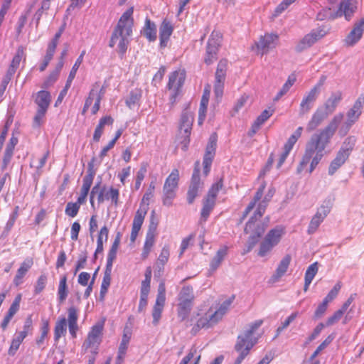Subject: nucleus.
<instances>
[{"instance_id":"nucleus-1","label":"nucleus","mask_w":364,"mask_h":364,"mask_svg":"<svg viewBox=\"0 0 364 364\" xmlns=\"http://www.w3.org/2000/svg\"><path fill=\"white\" fill-rule=\"evenodd\" d=\"M343 119V114H336L328 124L318 134L311 136L306 144L305 151L298 165L297 172L301 173L309 164V173H311L324 156V151L334 135L338 125Z\"/></svg>"},{"instance_id":"nucleus-2","label":"nucleus","mask_w":364,"mask_h":364,"mask_svg":"<svg viewBox=\"0 0 364 364\" xmlns=\"http://www.w3.org/2000/svg\"><path fill=\"white\" fill-rule=\"evenodd\" d=\"M265 188L266 183L263 182L257 191L253 200L249 203L243 213L242 219L246 218L250 212L257 205V208L253 216L251 217L249 221L246 223L245 228V232L250 235L247 242V252H250L255 246L258 242L259 239L263 235L268 227L269 221V218H266L264 221H260L259 220L264 215L268 203L271 200L275 191L274 188L269 189L267 193L261 200Z\"/></svg>"},{"instance_id":"nucleus-3","label":"nucleus","mask_w":364,"mask_h":364,"mask_svg":"<svg viewBox=\"0 0 364 364\" xmlns=\"http://www.w3.org/2000/svg\"><path fill=\"white\" fill-rule=\"evenodd\" d=\"M234 299L235 296L232 295L216 306H211L205 311L200 309L197 314L199 318L192 328L194 333L201 328H208L218 323L228 312Z\"/></svg>"},{"instance_id":"nucleus-4","label":"nucleus","mask_w":364,"mask_h":364,"mask_svg":"<svg viewBox=\"0 0 364 364\" xmlns=\"http://www.w3.org/2000/svg\"><path fill=\"white\" fill-rule=\"evenodd\" d=\"M103 329V322L93 325L82 344L81 353L87 360V364H95L102 340Z\"/></svg>"},{"instance_id":"nucleus-5","label":"nucleus","mask_w":364,"mask_h":364,"mask_svg":"<svg viewBox=\"0 0 364 364\" xmlns=\"http://www.w3.org/2000/svg\"><path fill=\"white\" fill-rule=\"evenodd\" d=\"M263 321L259 319L252 323L243 335L237 336L235 350L238 353L234 364H241L243 360L249 355L251 349L256 344L257 340L253 338L255 332L262 324Z\"/></svg>"},{"instance_id":"nucleus-6","label":"nucleus","mask_w":364,"mask_h":364,"mask_svg":"<svg viewBox=\"0 0 364 364\" xmlns=\"http://www.w3.org/2000/svg\"><path fill=\"white\" fill-rule=\"evenodd\" d=\"M78 309L75 306H70L68 309V319L65 317H60L57 320L54 327V341L58 342L60 338L66 333L67 326H68L69 333L73 338L77 337V333L79 330L77 324Z\"/></svg>"},{"instance_id":"nucleus-7","label":"nucleus","mask_w":364,"mask_h":364,"mask_svg":"<svg viewBox=\"0 0 364 364\" xmlns=\"http://www.w3.org/2000/svg\"><path fill=\"white\" fill-rule=\"evenodd\" d=\"M154 190L155 185L153 182H151L141 199L139 208L135 213L130 233V242L132 244H134L136 242V240L138 237L139 232L141 228L149 210V200L154 196Z\"/></svg>"},{"instance_id":"nucleus-8","label":"nucleus","mask_w":364,"mask_h":364,"mask_svg":"<svg viewBox=\"0 0 364 364\" xmlns=\"http://www.w3.org/2000/svg\"><path fill=\"white\" fill-rule=\"evenodd\" d=\"M95 175V172L93 170V166L92 164H89L87 173L82 178V185L76 202H69L66 205L65 213L70 218L75 217L79 212L80 205L85 203Z\"/></svg>"},{"instance_id":"nucleus-9","label":"nucleus","mask_w":364,"mask_h":364,"mask_svg":"<svg viewBox=\"0 0 364 364\" xmlns=\"http://www.w3.org/2000/svg\"><path fill=\"white\" fill-rule=\"evenodd\" d=\"M105 186H101L100 182L97 183L92 188L90 194V203L92 209L95 210V198H97L98 204L104 203L105 200H111L114 206H117L119 198V191L114 187H110L105 193Z\"/></svg>"},{"instance_id":"nucleus-10","label":"nucleus","mask_w":364,"mask_h":364,"mask_svg":"<svg viewBox=\"0 0 364 364\" xmlns=\"http://www.w3.org/2000/svg\"><path fill=\"white\" fill-rule=\"evenodd\" d=\"M284 233L285 229L282 226L271 229L259 243L257 255L264 257L269 255L273 248L280 242Z\"/></svg>"},{"instance_id":"nucleus-11","label":"nucleus","mask_w":364,"mask_h":364,"mask_svg":"<svg viewBox=\"0 0 364 364\" xmlns=\"http://www.w3.org/2000/svg\"><path fill=\"white\" fill-rule=\"evenodd\" d=\"M180 180L179 171L174 168L165 180L163 186L162 203L165 206H171L174 198L176 197V192L178 188Z\"/></svg>"},{"instance_id":"nucleus-12","label":"nucleus","mask_w":364,"mask_h":364,"mask_svg":"<svg viewBox=\"0 0 364 364\" xmlns=\"http://www.w3.org/2000/svg\"><path fill=\"white\" fill-rule=\"evenodd\" d=\"M363 106L364 93H362L355 101L352 107L348 111L346 114L347 121L341 126L338 130V134L341 136H345L350 130L351 126L358 120L362 114Z\"/></svg>"},{"instance_id":"nucleus-13","label":"nucleus","mask_w":364,"mask_h":364,"mask_svg":"<svg viewBox=\"0 0 364 364\" xmlns=\"http://www.w3.org/2000/svg\"><path fill=\"white\" fill-rule=\"evenodd\" d=\"M223 34L219 31L214 30L208 41L204 62L207 65L212 64L218 58V53L221 46Z\"/></svg>"},{"instance_id":"nucleus-14","label":"nucleus","mask_w":364,"mask_h":364,"mask_svg":"<svg viewBox=\"0 0 364 364\" xmlns=\"http://www.w3.org/2000/svg\"><path fill=\"white\" fill-rule=\"evenodd\" d=\"M104 94V87H100L99 82H95L90 91L88 97L85 100L82 114H85L92 102H94V105L91 108V112L92 114H96L100 109V102Z\"/></svg>"},{"instance_id":"nucleus-15","label":"nucleus","mask_w":364,"mask_h":364,"mask_svg":"<svg viewBox=\"0 0 364 364\" xmlns=\"http://www.w3.org/2000/svg\"><path fill=\"white\" fill-rule=\"evenodd\" d=\"M133 13L134 7L131 6L122 14L113 30L115 36L117 33L119 35L120 33H124L129 36L132 35V29L134 23Z\"/></svg>"},{"instance_id":"nucleus-16","label":"nucleus","mask_w":364,"mask_h":364,"mask_svg":"<svg viewBox=\"0 0 364 364\" xmlns=\"http://www.w3.org/2000/svg\"><path fill=\"white\" fill-rule=\"evenodd\" d=\"M218 141V134L213 132L209 137L208 144L205 148V152L203 161V173L207 176L210 171V167L215 155Z\"/></svg>"},{"instance_id":"nucleus-17","label":"nucleus","mask_w":364,"mask_h":364,"mask_svg":"<svg viewBox=\"0 0 364 364\" xmlns=\"http://www.w3.org/2000/svg\"><path fill=\"white\" fill-rule=\"evenodd\" d=\"M203 182L200 178V162L198 161L195 164L193 173L192 175L191 184L187 192V200L189 204L193 203L197 197L198 192L203 188Z\"/></svg>"},{"instance_id":"nucleus-18","label":"nucleus","mask_w":364,"mask_h":364,"mask_svg":"<svg viewBox=\"0 0 364 364\" xmlns=\"http://www.w3.org/2000/svg\"><path fill=\"white\" fill-rule=\"evenodd\" d=\"M364 33V18L355 21L350 31L343 39V44L346 47H353L357 44L363 38Z\"/></svg>"},{"instance_id":"nucleus-19","label":"nucleus","mask_w":364,"mask_h":364,"mask_svg":"<svg viewBox=\"0 0 364 364\" xmlns=\"http://www.w3.org/2000/svg\"><path fill=\"white\" fill-rule=\"evenodd\" d=\"M326 35V32L323 29H314L300 40L295 49L297 52H301L312 46L316 42L321 39Z\"/></svg>"},{"instance_id":"nucleus-20","label":"nucleus","mask_w":364,"mask_h":364,"mask_svg":"<svg viewBox=\"0 0 364 364\" xmlns=\"http://www.w3.org/2000/svg\"><path fill=\"white\" fill-rule=\"evenodd\" d=\"M324 80L325 77L321 79L319 82L310 90L306 95L304 97L300 103V109L302 112H308L311 109V105L316 100L320 93Z\"/></svg>"},{"instance_id":"nucleus-21","label":"nucleus","mask_w":364,"mask_h":364,"mask_svg":"<svg viewBox=\"0 0 364 364\" xmlns=\"http://www.w3.org/2000/svg\"><path fill=\"white\" fill-rule=\"evenodd\" d=\"M23 58L24 60L26 58L24 48L23 46H19L17 48L16 53L14 56L12 61L6 71V75L4 78L3 85H1V87H3V90H5L6 85L11 81L13 75L16 73L17 68L19 67L20 62Z\"/></svg>"},{"instance_id":"nucleus-22","label":"nucleus","mask_w":364,"mask_h":364,"mask_svg":"<svg viewBox=\"0 0 364 364\" xmlns=\"http://www.w3.org/2000/svg\"><path fill=\"white\" fill-rule=\"evenodd\" d=\"M132 36H129L124 33H119L114 35V32H112L109 42V46L110 48L114 47L115 45H117V53L121 58L124 57V55L128 49V46L129 45L130 39L129 38Z\"/></svg>"},{"instance_id":"nucleus-23","label":"nucleus","mask_w":364,"mask_h":364,"mask_svg":"<svg viewBox=\"0 0 364 364\" xmlns=\"http://www.w3.org/2000/svg\"><path fill=\"white\" fill-rule=\"evenodd\" d=\"M330 210L331 207L329 205H322L319 207L309 224L307 230L309 234H312L317 230L318 228L328 215Z\"/></svg>"},{"instance_id":"nucleus-24","label":"nucleus","mask_w":364,"mask_h":364,"mask_svg":"<svg viewBox=\"0 0 364 364\" xmlns=\"http://www.w3.org/2000/svg\"><path fill=\"white\" fill-rule=\"evenodd\" d=\"M303 128L299 127L296 131L289 137L287 142L284 145V151L279 157V160L277 164V167L279 168L285 161L290 151L292 150L294 146L301 137L302 134Z\"/></svg>"},{"instance_id":"nucleus-25","label":"nucleus","mask_w":364,"mask_h":364,"mask_svg":"<svg viewBox=\"0 0 364 364\" xmlns=\"http://www.w3.org/2000/svg\"><path fill=\"white\" fill-rule=\"evenodd\" d=\"M279 36L277 34L266 33L261 36L259 41L256 43L257 48L261 55L269 51V49L274 48L277 43Z\"/></svg>"},{"instance_id":"nucleus-26","label":"nucleus","mask_w":364,"mask_h":364,"mask_svg":"<svg viewBox=\"0 0 364 364\" xmlns=\"http://www.w3.org/2000/svg\"><path fill=\"white\" fill-rule=\"evenodd\" d=\"M173 31V26L171 23L169 21L164 19L159 27V44L161 48H165L167 46Z\"/></svg>"},{"instance_id":"nucleus-27","label":"nucleus","mask_w":364,"mask_h":364,"mask_svg":"<svg viewBox=\"0 0 364 364\" xmlns=\"http://www.w3.org/2000/svg\"><path fill=\"white\" fill-rule=\"evenodd\" d=\"M186 78V73L183 70H175L169 75L167 87L169 90H173L176 93L182 87Z\"/></svg>"},{"instance_id":"nucleus-28","label":"nucleus","mask_w":364,"mask_h":364,"mask_svg":"<svg viewBox=\"0 0 364 364\" xmlns=\"http://www.w3.org/2000/svg\"><path fill=\"white\" fill-rule=\"evenodd\" d=\"M342 99L343 93L341 91L337 90L336 92H333L325 102L322 108L328 114H331L336 109Z\"/></svg>"},{"instance_id":"nucleus-29","label":"nucleus","mask_w":364,"mask_h":364,"mask_svg":"<svg viewBox=\"0 0 364 364\" xmlns=\"http://www.w3.org/2000/svg\"><path fill=\"white\" fill-rule=\"evenodd\" d=\"M355 10L356 6L351 0H343L341 2L338 11L332 18L343 15L347 21H350Z\"/></svg>"},{"instance_id":"nucleus-30","label":"nucleus","mask_w":364,"mask_h":364,"mask_svg":"<svg viewBox=\"0 0 364 364\" xmlns=\"http://www.w3.org/2000/svg\"><path fill=\"white\" fill-rule=\"evenodd\" d=\"M34 102L38 109H48L51 102L50 93L47 90H40L33 95Z\"/></svg>"},{"instance_id":"nucleus-31","label":"nucleus","mask_w":364,"mask_h":364,"mask_svg":"<svg viewBox=\"0 0 364 364\" xmlns=\"http://www.w3.org/2000/svg\"><path fill=\"white\" fill-rule=\"evenodd\" d=\"M329 114L323 110V108H318L313 114L311 119L307 124V129L313 131L316 129Z\"/></svg>"},{"instance_id":"nucleus-32","label":"nucleus","mask_w":364,"mask_h":364,"mask_svg":"<svg viewBox=\"0 0 364 364\" xmlns=\"http://www.w3.org/2000/svg\"><path fill=\"white\" fill-rule=\"evenodd\" d=\"M274 109L272 107H268L264 109L255 120L252 124L250 129V135L255 134L260 128V127L274 114Z\"/></svg>"},{"instance_id":"nucleus-33","label":"nucleus","mask_w":364,"mask_h":364,"mask_svg":"<svg viewBox=\"0 0 364 364\" xmlns=\"http://www.w3.org/2000/svg\"><path fill=\"white\" fill-rule=\"evenodd\" d=\"M33 264V261L31 257L25 259L24 261L21 264V266L18 269L14 279V282L16 286L22 283L23 278L25 277L28 271L31 268Z\"/></svg>"},{"instance_id":"nucleus-34","label":"nucleus","mask_w":364,"mask_h":364,"mask_svg":"<svg viewBox=\"0 0 364 364\" xmlns=\"http://www.w3.org/2000/svg\"><path fill=\"white\" fill-rule=\"evenodd\" d=\"M131 338V333L124 332L122 336V341L118 349V354L116 358L115 364H122L124 358L127 353L128 345Z\"/></svg>"},{"instance_id":"nucleus-35","label":"nucleus","mask_w":364,"mask_h":364,"mask_svg":"<svg viewBox=\"0 0 364 364\" xmlns=\"http://www.w3.org/2000/svg\"><path fill=\"white\" fill-rule=\"evenodd\" d=\"M156 32L157 30L155 23L151 21L149 18H146L143 27V35L149 41L153 42L156 40Z\"/></svg>"},{"instance_id":"nucleus-36","label":"nucleus","mask_w":364,"mask_h":364,"mask_svg":"<svg viewBox=\"0 0 364 364\" xmlns=\"http://www.w3.org/2000/svg\"><path fill=\"white\" fill-rule=\"evenodd\" d=\"M195 296L193 287L191 285L183 286L178 295V301L182 303L193 304Z\"/></svg>"},{"instance_id":"nucleus-37","label":"nucleus","mask_w":364,"mask_h":364,"mask_svg":"<svg viewBox=\"0 0 364 364\" xmlns=\"http://www.w3.org/2000/svg\"><path fill=\"white\" fill-rule=\"evenodd\" d=\"M21 300V295L18 294L14 299L13 303L11 304L6 315L5 316L3 322L1 323V326L3 328H6L9 324V321L12 318V317L17 313L20 308V302Z\"/></svg>"},{"instance_id":"nucleus-38","label":"nucleus","mask_w":364,"mask_h":364,"mask_svg":"<svg viewBox=\"0 0 364 364\" xmlns=\"http://www.w3.org/2000/svg\"><path fill=\"white\" fill-rule=\"evenodd\" d=\"M114 122V119L111 116H105L100 118L98 124L97 125L94 134H93V140L95 141H99L102 134L104 127L105 125H112Z\"/></svg>"},{"instance_id":"nucleus-39","label":"nucleus","mask_w":364,"mask_h":364,"mask_svg":"<svg viewBox=\"0 0 364 364\" xmlns=\"http://www.w3.org/2000/svg\"><path fill=\"white\" fill-rule=\"evenodd\" d=\"M156 242V237H153V235L146 234L145 240L142 247L141 253L140 255L142 261L146 260L150 252H151Z\"/></svg>"},{"instance_id":"nucleus-40","label":"nucleus","mask_w":364,"mask_h":364,"mask_svg":"<svg viewBox=\"0 0 364 364\" xmlns=\"http://www.w3.org/2000/svg\"><path fill=\"white\" fill-rule=\"evenodd\" d=\"M348 159V158L342 154L341 152H337L336 157L331 161L329 167H328V174L332 176L333 175L336 171L341 168L346 161Z\"/></svg>"},{"instance_id":"nucleus-41","label":"nucleus","mask_w":364,"mask_h":364,"mask_svg":"<svg viewBox=\"0 0 364 364\" xmlns=\"http://www.w3.org/2000/svg\"><path fill=\"white\" fill-rule=\"evenodd\" d=\"M63 66V62L60 61L55 69L50 73L46 79L44 80L42 87L43 88H48L51 87L58 79L60 72Z\"/></svg>"},{"instance_id":"nucleus-42","label":"nucleus","mask_w":364,"mask_h":364,"mask_svg":"<svg viewBox=\"0 0 364 364\" xmlns=\"http://www.w3.org/2000/svg\"><path fill=\"white\" fill-rule=\"evenodd\" d=\"M357 141V138L355 136H349L345 139L341 147L338 150V152H341L342 154L346 155L349 158L351 152L354 149Z\"/></svg>"},{"instance_id":"nucleus-43","label":"nucleus","mask_w":364,"mask_h":364,"mask_svg":"<svg viewBox=\"0 0 364 364\" xmlns=\"http://www.w3.org/2000/svg\"><path fill=\"white\" fill-rule=\"evenodd\" d=\"M193 120V114L186 109L181 115L180 129H183L186 134H190Z\"/></svg>"},{"instance_id":"nucleus-44","label":"nucleus","mask_w":364,"mask_h":364,"mask_svg":"<svg viewBox=\"0 0 364 364\" xmlns=\"http://www.w3.org/2000/svg\"><path fill=\"white\" fill-rule=\"evenodd\" d=\"M201 355L198 353L197 348L192 346L188 354L183 358L179 364H199Z\"/></svg>"},{"instance_id":"nucleus-45","label":"nucleus","mask_w":364,"mask_h":364,"mask_svg":"<svg viewBox=\"0 0 364 364\" xmlns=\"http://www.w3.org/2000/svg\"><path fill=\"white\" fill-rule=\"evenodd\" d=\"M318 263L314 262L309 266L307 268L305 277H304V291H306L309 289V287L310 284L311 283L313 279L314 278L315 275L318 272Z\"/></svg>"},{"instance_id":"nucleus-46","label":"nucleus","mask_w":364,"mask_h":364,"mask_svg":"<svg viewBox=\"0 0 364 364\" xmlns=\"http://www.w3.org/2000/svg\"><path fill=\"white\" fill-rule=\"evenodd\" d=\"M228 254V247L226 246L222 247L220 248L216 255L212 259L210 267L213 271H215L221 264L225 257Z\"/></svg>"},{"instance_id":"nucleus-47","label":"nucleus","mask_w":364,"mask_h":364,"mask_svg":"<svg viewBox=\"0 0 364 364\" xmlns=\"http://www.w3.org/2000/svg\"><path fill=\"white\" fill-rule=\"evenodd\" d=\"M228 61L226 59H221L217 66L215 71V81L225 82Z\"/></svg>"},{"instance_id":"nucleus-48","label":"nucleus","mask_w":364,"mask_h":364,"mask_svg":"<svg viewBox=\"0 0 364 364\" xmlns=\"http://www.w3.org/2000/svg\"><path fill=\"white\" fill-rule=\"evenodd\" d=\"M111 272L109 269H105L104 277L100 287V298L103 301L107 292L108 288L111 283Z\"/></svg>"},{"instance_id":"nucleus-49","label":"nucleus","mask_w":364,"mask_h":364,"mask_svg":"<svg viewBox=\"0 0 364 364\" xmlns=\"http://www.w3.org/2000/svg\"><path fill=\"white\" fill-rule=\"evenodd\" d=\"M193 304L178 302L177 305V314L181 321L186 319L192 309Z\"/></svg>"},{"instance_id":"nucleus-50","label":"nucleus","mask_w":364,"mask_h":364,"mask_svg":"<svg viewBox=\"0 0 364 364\" xmlns=\"http://www.w3.org/2000/svg\"><path fill=\"white\" fill-rule=\"evenodd\" d=\"M68 294V286H67V277L66 276H63L59 282L58 289V300L60 303H63L66 299Z\"/></svg>"},{"instance_id":"nucleus-51","label":"nucleus","mask_w":364,"mask_h":364,"mask_svg":"<svg viewBox=\"0 0 364 364\" xmlns=\"http://www.w3.org/2000/svg\"><path fill=\"white\" fill-rule=\"evenodd\" d=\"M215 203L213 202V200H207L205 198L204 199L203 208L200 212L201 222H205L208 220L210 213L215 207Z\"/></svg>"},{"instance_id":"nucleus-52","label":"nucleus","mask_w":364,"mask_h":364,"mask_svg":"<svg viewBox=\"0 0 364 364\" xmlns=\"http://www.w3.org/2000/svg\"><path fill=\"white\" fill-rule=\"evenodd\" d=\"M223 186V178L218 180L216 183H213L210 188L209 189L208 194L205 197V199L213 200V202L215 203L216 198L219 191L222 189Z\"/></svg>"},{"instance_id":"nucleus-53","label":"nucleus","mask_w":364,"mask_h":364,"mask_svg":"<svg viewBox=\"0 0 364 364\" xmlns=\"http://www.w3.org/2000/svg\"><path fill=\"white\" fill-rule=\"evenodd\" d=\"M296 75L294 74H291L288 77L287 80L283 85L282 89L279 91V92L275 96L274 100H279L283 95L288 92L289 89L293 86L294 82H296Z\"/></svg>"},{"instance_id":"nucleus-54","label":"nucleus","mask_w":364,"mask_h":364,"mask_svg":"<svg viewBox=\"0 0 364 364\" xmlns=\"http://www.w3.org/2000/svg\"><path fill=\"white\" fill-rule=\"evenodd\" d=\"M18 141V138L14 136L10 139L4 157V165L5 166L9 163L13 155L14 147L17 144Z\"/></svg>"},{"instance_id":"nucleus-55","label":"nucleus","mask_w":364,"mask_h":364,"mask_svg":"<svg viewBox=\"0 0 364 364\" xmlns=\"http://www.w3.org/2000/svg\"><path fill=\"white\" fill-rule=\"evenodd\" d=\"M291 260V257L289 255H286L282 258L276 269V276L277 277H282L287 272Z\"/></svg>"},{"instance_id":"nucleus-56","label":"nucleus","mask_w":364,"mask_h":364,"mask_svg":"<svg viewBox=\"0 0 364 364\" xmlns=\"http://www.w3.org/2000/svg\"><path fill=\"white\" fill-rule=\"evenodd\" d=\"M49 331L50 325L48 319L42 318L41 326V336L38 338L36 339V344L38 346H41L44 342L46 338L48 336Z\"/></svg>"},{"instance_id":"nucleus-57","label":"nucleus","mask_w":364,"mask_h":364,"mask_svg":"<svg viewBox=\"0 0 364 364\" xmlns=\"http://www.w3.org/2000/svg\"><path fill=\"white\" fill-rule=\"evenodd\" d=\"M170 257V249L168 245H164L156 259V265L159 267H164V266L168 262Z\"/></svg>"},{"instance_id":"nucleus-58","label":"nucleus","mask_w":364,"mask_h":364,"mask_svg":"<svg viewBox=\"0 0 364 364\" xmlns=\"http://www.w3.org/2000/svg\"><path fill=\"white\" fill-rule=\"evenodd\" d=\"M47 111L46 109H37L32 122L33 128H40L44 124Z\"/></svg>"},{"instance_id":"nucleus-59","label":"nucleus","mask_w":364,"mask_h":364,"mask_svg":"<svg viewBox=\"0 0 364 364\" xmlns=\"http://www.w3.org/2000/svg\"><path fill=\"white\" fill-rule=\"evenodd\" d=\"M165 303L161 301H155L152 309V317L154 325H157L161 319Z\"/></svg>"},{"instance_id":"nucleus-60","label":"nucleus","mask_w":364,"mask_h":364,"mask_svg":"<svg viewBox=\"0 0 364 364\" xmlns=\"http://www.w3.org/2000/svg\"><path fill=\"white\" fill-rule=\"evenodd\" d=\"M24 338V333H18L17 336L12 339L10 348L9 349V355H14L16 353Z\"/></svg>"},{"instance_id":"nucleus-61","label":"nucleus","mask_w":364,"mask_h":364,"mask_svg":"<svg viewBox=\"0 0 364 364\" xmlns=\"http://www.w3.org/2000/svg\"><path fill=\"white\" fill-rule=\"evenodd\" d=\"M150 289L140 287V299L139 302L138 311H142L146 306L148 303V296Z\"/></svg>"},{"instance_id":"nucleus-62","label":"nucleus","mask_w":364,"mask_h":364,"mask_svg":"<svg viewBox=\"0 0 364 364\" xmlns=\"http://www.w3.org/2000/svg\"><path fill=\"white\" fill-rule=\"evenodd\" d=\"M208 101L206 99H201L198 111V124H202L206 117Z\"/></svg>"},{"instance_id":"nucleus-63","label":"nucleus","mask_w":364,"mask_h":364,"mask_svg":"<svg viewBox=\"0 0 364 364\" xmlns=\"http://www.w3.org/2000/svg\"><path fill=\"white\" fill-rule=\"evenodd\" d=\"M341 282H338L335 286L333 287V289L328 292L327 296L324 298L323 301L327 302L328 304L333 301L338 294V292L341 288Z\"/></svg>"},{"instance_id":"nucleus-64","label":"nucleus","mask_w":364,"mask_h":364,"mask_svg":"<svg viewBox=\"0 0 364 364\" xmlns=\"http://www.w3.org/2000/svg\"><path fill=\"white\" fill-rule=\"evenodd\" d=\"M299 316V312L295 311L293 312L291 315H289L287 319L282 323L281 326L278 327L277 329V335H279L282 331L287 328L289 324L293 322Z\"/></svg>"}]
</instances>
